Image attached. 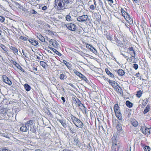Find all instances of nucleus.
<instances>
[{"label": "nucleus", "instance_id": "obj_58", "mask_svg": "<svg viewBox=\"0 0 151 151\" xmlns=\"http://www.w3.org/2000/svg\"><path fill=\"white\" fill-rule=\"evenodd\" d=\"M22 53L23 54V55L25 57H26L27 58H28V57L27 56V53H26L25 52H24L22 49Z\"/></svg>", "mask_w": 151, "mask_h": 151}, {"label": "nucleus", "instance_id": "obj_51", "mask_svg": "<svg viewBox=\"0 0 151 151\" xmlns=\"http://www.w3.org/2000/svg\"><path fill=\"white\" fill-rule=\"evenodd\" d=\"M4 20H5V18H4V17H2V16H0V22H3L4 21Z\"/></svg>", "mask_w": 151, "mask_h": 151}, {"label": "nucleus", "instance_id": "obj_21", "mask_svg": "<svg viewBox=\"0 0 151 151\" xmlns=\"http://www.w3.org/2000/svg\"><path fill=\"white\" fill-rule=\"evenodd\" d=\"M79 77L81 78L83 80L85 81L87 83H88L89 82V81L84 75L81 74Z\"/></svg>", "mask_w": 151, "mask_h": 151}, {"label": "nucleus", "instance_id": "obj_13", "mask_svg": "<svg viewBox=\"0 0 151 151\" xmlns=\"http://www.w3.org/2000/svg\"><path fill=\"white\" fill-rule=\"evenodd\" d=\"M121 8V11L122 16L124 17V18L126 19H127V17L128 14L126 13L124 9L122 8Z\"/></svg>", "mask_w": 151, "mask_h": 151}, {"label": "nucleus", "instance_id": "obj_29", "mask_svg": "<svg viewBox=\"0 0 151 151\" xmlns=\"http://www.w3.org/2000/svg\"><path fill=\"white\" fill-rule=\"evenodd\" d=\"M40 65L42 66L44 68H46L47 67V64L43 61H41L40 63Z\"/></svg>", "mask_w": 151, "mask_h": 151}, {"label": "nucleus", "instance_id": "obj_27", "mask_svg": "<svg viewBox=\"0 0 151 151\" xmlns=\"http://www.w3.org/2000/svg\"><path fill=\"white\" fill-rule=\"evenodd\" d=\"M126 104L127 106L129 108L132 107L133 105V104L129 101H126Z\"/></svg>", "mask_w": 151, "mask_h": 151}, {"label": "nucleus", "instance_id": "obj_20", "mask_svg": "<svg viewBox=\"0 0 151 151\" xmlns=\"http://www.w3.org/2000/svg\"><path fill=\"white\" fill-rule=\"evenodd\" d=\"M50 49L52 50L53 52L58 55L59 56H61V54L57 50H55V49L51 47H50Z\"/></svg>", "mask_w": 151, "mask_h": 151}, {"label": "nucleus", "instance_id": "obj_53", "mask_svg": "<svg viewBox=\"0 0 151 151\" xmlns=\"http://www.w3.org/2000/svg\"><path fill=\"white\" fill-rule=\"evenodd\" d=\"M129 52L132 51V52H134V50L133 49V48L132 47H130L128 48Z\"/></svg>", "mask_w": 151, "mask_h": 151}, {"label": "nucleus", "instance_id": "obj_11", "mask_svg": "<svg viewBox=\"0 0 151 151\" xmlns=\"http://www.w3.org/2000/svg\"><path fill=\"white\" fill-rule=\"evenodd\" d=\"M35 123V122L33 120H30L27 121L25 124V125L27 126V127H30L33 125Z\"/></svg>", "mask_w": 151, "mask_h": 151}, {"label": "nucleus", "instance_id": "obj_56", "mask_svg": "<svg viewBox=\"0 0 151 151\" xmlns=\"http://www.w3.org/2000/svg\"><path fill=\"white\" fill-rule=\"evenodd\" d=\"M69 130L70 131V132L72 133H74L76 132L75 130H74L73 128H71V129H70Z\"/></svg>", "mask_w": 151, "mask_h": 151}, {"label": "nucleus", "instance_id": "obj_42", "mask_svg": "<svg viewBox=\"0 0 151 151\" xmlns=\"http://www.w3.org/2000/svg\"><path fill=\"white\" fill-rule=\"evenodd\" d=\"M73 71L74 73L79 77L80 76L81 74V73L78 72L75 69H74Z\"/></svg>", "mask_w": 151, "mask_h": 151}, {"label": "nucleus", "instance_id": "obj_34", "mask_svg": "<svg viewBox=\"0 0 151 151\" xmlns=\"http://www.w3.org/2000/svg\"><path fill=\"white\" fill-rule=\"evenodd\" d=\"M142 91L140 90L137 91L136 94L138 98H140L142 96Z\"/></svg>", "mask_w": 151, "mask_h": 151}, {"label": "nucleus", "instance_id": "obj_61", "mask_svg": "<svg viewBox=\"0 0 151 151\" xmlns=\"http://www.w3.org/2000/svg\"><path fill=\"white\" fill-rule=\"evenodd\" d=\"M132 51H130L128 53L130 54V55H134L135 54V51H134V52H132Z\"/></svg>", "mask_w": 151, "mask_h": 151}, {"label": "nucleus", "instance_id": "obj_37", "mask_svg": "<svg viewBox=\"0 0 151 151\" xmlns=\"http://www.w3.org/2000/svg\"><path fill=\"white\" fill-rule=\"evenodd\" d=\"M1 47L4 50V51L7 53V48L4 45H1Z\"/></svg>", "mask_w": 151, "mask_h": 151}, {"label": "nucleus", "instance_id": "obj_8", "mask_svg": "<svg viewBox=\"0 0 151 151\" xmlns=\"http://www.w3.org/2000/svg\"><path fill=\"white\" fill-rule=\"evenodd\" d=\"M73 101L74 103L76 104L77 105H78L79 107H80V108H81L83 106H84V105L81 103V101L78 99V101H77L76 99L73 98Z\"/></svg>", "mask_w": 151, "mask_h": 151}, {"label": "nucleus", "instance_id": "obj_18", "mask_svg": "<svg viewBox=\"0 0 151 151\" xmlns=\"http://www.w3.org/2000/svg\"><path fill=\"white\" fill-rule=\"evenodd\" d=\"M114 109L115 113L120 111L119 107L117 104H116L114 105Z\"/></svg>", "mask_w": 151, "mask_h": 151}, {"label": "nucleus", "instance_id": "obj_17", "mask_svg": "<svg viewBox=\"0 0 151 151\" xmlns=\"http://www.w3.org/2000/svg\"><path fill=\"white\" fill-rule=\"evenodd\" d=\"M98 4H99V7L101 8L103 10H105V6L101 0L98 2Z\"/></svg>", "mask_w": 151, "mask_h": 151}, {"label": "nucleus", "instance_id": "obj_15", "mask_svg": "<svg viewBox=\"0 0 151 151\" xmlns=\"http://www.w3.org/2000/svg\"><path fill=\"white\" fill-rule=\"evenodd\" d=\"M116 117L120 120H122V114L121 113L120 111L117 112L115 113Z\"/></svg>", "mask_w": 151, "mask_h": 151}, {"label": "nucleus", "instance_id": "obj_40", "mask_svg": "<svg viewBox=\"0 0 151 151\" xmlns=\"http://www.w3.org/2000/svg\"><path fill=\"white\" fill-rule=\"evenodd\" d=\"M16 67L20 69L23 72H25L23 68H22L19 64H17Z\"/></svg>", "mask_w": 151, "mask_h": 151}, {"label": "nucleus", "instance_id": "obj_48", "mask_svg": "<svg viewBox=\"0 0 151 151\" xmlns=\"http://www.w3.org/2000/svg\"><path fill=\"white\" fill-rule=\"evenodd\" d=\"M135 55H131L129 59V61L130 62H132V59H133L134 58H135Z\"/></svg>", "mask_w": 151, "mask_h": 151}, {"label": "nucleus", "instance_id": "obj_54", "mask_svg": "<svg viewBox=\"0 0 151 151\" xmlns=\"http://www.w3.org/2000/svg\"><path fill=\"white\" fill-rule=\"evenodd\" d=\"M63 62L67 67H69V64L65 60H63Z\"/></svg>", "mask_w": 151, "mask_h": 151}, {"label": "nucleus", "instance_id": "obj_41", "mask_svg": "<svg viewBox=\"0 0 151 151\" xmlns=\"http://www.w3.org/2000/svg\"><path fill=\"white\" fill-rule=\"evenodd\" d=\"M144 149L145 151H150V148L149 146H145L144 147Z\"/></svg>", "mask_w": 151, "mask_h": 151}, {"label": "nucleus", "instance_id": "obj_63", "mask_svg": "<svg viewBox=\"0 0 151 151\" xmlns=\"http://www.w3.org/2000/svg\"><path fill=\"white\" fill-rule=\"evenodd\" d=\"M55 40H53V39H51L49 40V42L50 44H52V45L53 43V42Z\"/></svg>", "mask_w": 151, "mask_h": 151}, {"label": "nucleus", "instance_id": "obj_3", "mask_svg": "<svg viewBox=\"0 0 151 151\" xmlns=\"http://www.w3.org/2000/svg\"><path fill=\"white\" fill-rule=\"evenodd\" d=\"M112 142V145H120L119 142L118 140L117 135L116 134H114L111 139Z\"/></svg>", "mask_w": 151, "mask_h": 151}, {"label": "nucleus", "instance_id": "obj_28", "mask_svg": "<svg viewBox=\"0 0 151 151\" xmlns=\"http://www.w3.org/2000/svg\"><path fill=\"white\" fill-rule=\"evenodd\" d=\"M29 127L30 130L32 132L35 133L36 132V129L34 125Z\"/></svg>", "mask_w": 151, "mask_h": 151}, {"label": "nucleus", "instance_id": "obj_46", "mask_svg": "<svg viewBox=\"0 0 151 151\" xmlns=\"http://www.w3.org/2000/svg\"><path fill=\"white\" fill-rule=\"evenodd\" d=\"M92 49L91 51L94 53L95 54L97 55L98 53L96 50L93 47L92 48Z\"/></svg>", "mask_w": 151, "mask_h": 151}, {"label": "nucleus", "instance_id": "obj_52", "mask_svg": "<svg viewBox=\"0 0 151 151\" xmlns=\"http://www.w3.org/2000/svg\"><path fill=\"white\" fill-rule=\"evenodd\" d=\"M52 82L54 85H55V84H57L58 82L56 81L55 79L54 78L52 80Z\"/></svg>", "mask_w": 151, "mask_h": 151}, {"label": "nucleus", "instance_id": "obj_49", "mask_svg": "<svg viewBox=\"0 0 151 151\" xmlns=\"http://www.w3.org/2000/svg\"><path fill=\"white\" fill-rule=\"evenodd\" d=\"M20 39L24 41H26L27 40V38L26 37H24L23 36H21L20 37Z\"/></svg>", "mask_w": 151, "mask_h": 151}, {"label": "nucleus", "instance_id": "obj_16", "mask_svg": "<svg viewBox=\"0 0 151 151\" xmlns=\"http://www.w3.org/2000/svg\"><path fill=\"white\" fill-rule=\"evenodd\" d=\"M20 130L22 132H27L28 130V127L27 126H25V125L24 126H23L21 127L20 129Z\"/></svg>", "mask_w": 151, "mask_h": 151}, {"label": "nucleus", "instance_id": "obj_12", "mask_svg": "<svg viewBox=\"0 0 151 151\" xmlns=\"http://www.w3.org/2000/svg\"><path fill=\"white\" fill-rule=\"evenodd\" d=\"M37 36L40 40L42 42H45V38L40 34H37Z\"/></svg>", "mask_w": 151, "mask_h": 151}, {"label": "nucleus", "instance_id": "obj_10", "mask_svg": "<svg viewBox=\"0 0 151 151\" xmlns=\"http://www.w3.org/2000/svg\"><path fill=\"white\" fill-rule=\"evenodd\" d=\"M57 120L61 124V125L64 128H66L67 127V125L65 120H64L63 119L61 120L59 119H57Z\"/></svg>", "mask_w": 151, "mask_h": 151}, {"label": "nucleus", "instance_id": "obj_26", "mask_svg": "<svg viewBox=\"0 0 151 151\" xmlns=\"http://www.w3.org/2000/svg\"><path fill=\"white\" fill-rule=\"evenodd\" d=\"M128 22L130 24H131L133 23V21L132 20V19L130 17V16L127 15V19H126Z\"/></svg>", "mask_w": 151, "mask_h": 151}, {"label": "nucleus", "instance_id": "obj_39", "mask_svg": "<svg viewBox=\"0 0 151 151\" xmlns=\"http://www.w3.org/2000/svg\"><path fill=\"white\" fill-rule=\"evenodd\" d=\"M47 33L49 35H54V33L52 31L48 30L46 31Z\"/></svg>", "mask_w": 151, "mask_h": 151}, {"label": "nucleus", "instance_id": "obj_14", "mask_svg": "<svg viewBox=\"0 0 151 151\" xmlns=\"http://www.w3.org/2000/svg\"><path fill=\"white\" fill-rule=\"evenodd\" d=\"M30 42L34 46H36L38 45V42L35 40L33 39H31L29 40Z\"/></svg>", "mask_w": 151, "mask_h": 151}, {"label": "nucleus", "instance_id": "obj_45", "mask_svg": "<svg viewBox=\"0 0 151 151\" xmlns=\"http://www.w3.org/2000/svg\"><path fill=\"white\" fill-rule=\"evenodd\" d=\"M74 141V142L76 143L77 146H78L79 145V141L78 139L77 138H75Z\"/></svg>", "mask_w": 151, "mask_h": 151}, {"label": "nucleus", "instance_id": "obj_19", "mask_svg": "<svg viewBox=\"0 0 151 151\" xmlns=\"http://www.w3.org/2000/svg\"><path fill=\"white\" fill-rule=\"evenodd\" d=\"M131 123L135 127L137 126L138 124V122L135 119L132 120Z\"/></svg>", "mask_w": 151, "mask_h": 151}, {"label": "nucleus", "instance_id": "obj_32", "mask_svg": "<svg viewBox=\"0 0 151 151\" xmlns=\"http://www.w3.org/2000/svg\"><path fill=\"white\" fill-rule=\"evenodd\" d=\"M149 110H150V107L149 106L147 105L144 111H143L144 114H145L147 113L149 111Z\"/></svg>", "mask_w": 151, "mask_h": 151}, {"label": "nucleus", "instance_id": "obj_50", "mask_svg": "<svg viewBox=\"0 0 151 151\" xmlns=\"http://www.w3.org/2000/svg\"><path fill=\"white\" fill-rule=\"evenodd\" d=\"M106 38L108 40H111V36L109 34L106 35Z\"/></svg>", "mask_w": 151, "mask_h": 151}, {"label": "nucleus", "instance_id": "obj_55", "mask_svg": "<svg viewBox=\"0 0 151 151\" xmlns=\"http://www.w3.org/2000/svg\"><path fill=\"white\" fill-rule=\"evenodd\" d=\"M71 15H72V16L76 17L77 15L76 12L75 11L72 12Z\"/></svg>", "mask_w": 151, "mask_h": 151}, {"label": "nucleus", "instance_id": "obj_62", "mask_svg": "<svg viewBox=\"0 0 151 151\" xmlns=\"http://www.w3.org/2000/svg\"><path fill=\"white\" fill-rule=\"evenodd\" d=\"M90 8L91 9L93 10L95 9V7L93 5H91L90 6Z\"/></svg>", "mask_w": 151, "mask_h": 151}, {"label": "nucleus", "instance_id": "obj_43", "mask_svg": "<svg viewBox=\"0 0 151 151\" xmlns=\"http://www.w3.org/2000/svg\"><path fill=\"white\" fill-rule=\"evenodd\" d=\"M13 51L14 54H18V50L15 47L13 49Z\"/></svg>", "mask_w": 151, "mask_h": 151}, {"label": "nucleus", "instance_id": "obj_31", "mask_svg": "<svg viewBox=\"0 0 151 151\" xmlns=\"http://www.w3.org/2000/svg\"><path fill=\"white\" fill-rule=\"evenodd\" d=\"M52 45L54 47L56 48H58V47H59V44L55 40L54 42H53V43Z\"/></svg>", "mask_w": 151, "mask_h": 151}, {"label": "nucleus", "instance_id": "obj_36", "mask_svg": "<svg viewBox=\"0 0 151 151\" xmlns=\"http://www.w3.org/2000/svg\"><path fill=\"white\" fill-rule=\"evenodd\" d=\"M116 128L118 130L120 131H122V128L121 125V124H118L116 126Z\"/></svg>", "mask_w": 151, "mask_h": 151}, {"label": "nucleus", "instance_id": "obj_47", "mask_svg": "<svg viewBox=\"0 0 151 151\" xmlns=\"http://www.w3.org/2000/svg\"><path fill=\"white\" fill-rule=\"evenodd\" d=\"M5 112L4 109L2 107H0V114H4Z\"/></svg>", "mask_w": 151, "mask_h": 151}, {"label": "nucleus", "instance_id": "obj_30", "mask_svg": "<svg viewBox=\"0 0 151 151\" xmlns=\"http://www.w3.org/2000/svg\"><path fill=\"white\" fill-rule=\"evenodd\" d=\"M25 89L27 91H29L31 89V87L27 84L26 83L24 85Z\"/></svg>", "mask_w": 151, "mask_h": 151}, {"label": "nucleus", "instance_id": "obj_7", "mask_svg": "<svg viewBox=\"0 0 151 151\" xmlns=\"http://www.w3.org/2000/svg\"><path fill=\"white\" fill-rule=\"evenodd\" d=\"M66 27L72 31L76 30V25L72 23L67 24L66 25Z\"/></svg>", "mask_w": 151, "mask_h": 151}, {"label": "nucleus", "instance_id": "obj_57", "mask_svg": "<svg viewBox=\"0 0 151 151\" xmlns=\"http://www.w3.org/2000/svg\"><path fill=\"white\" fill-rule=\"evenodd\" d=\"M63 2L64 3H65V4H67L70 3L69 0H64Z\"/></svg>", "mask_w": 151, "mask_h": 151}, {"label": "nucleus", "instance_id": "obj_4", "mask_svg": "<svg viewBox=\"0 0 151 151\" xmlns=\"http://www.w3.org/2000/svg\"><path fill=\"white\" fill-rule=\"evenodd\" d=\"M141 131L144 134L148 135L150 133V129L146 127L144 125L141 127Z\"/></svg>", "mask_w": 151, "mask_h": 151}, {"label": "nucleus", "instance_id": "obj_5", "mask_svg": "<svg viewBox=\"0 0 151 151\" xmlns=\"http://www.w3.org/2000/svg\"><path fill=\"white\" fill-rule=\"evenodd\" d=\"M88 19V17L86 15H83L82 16L78 17L77 18V20L80 22L86 21Z\"/></svg>", "mask_w": 151, "mask_h": 151}, {"label": "nucleus", "instance_id": "obj_38", "mask_svg": "<svg viewBox=\"0 0 151 151\" xmlns=\"http://www.w3.org/2000/svg\"><path fill=\"white\" fill-rule=\"evenodd\" d=\"M0 151H12V150L7 149L6 147H1L0 148Z\"/></svg>", "mask_w": 151, "mask_h": 151}, {"label": "nucleus", "instance_id": "obj_25", "mask_svg": "<svg viewBox=\"0 0 151 151\" xmlns=\"http://www.w3.org/2000/svg\"><path fill=\"white\" fill-rule=\"evenodd\" d=\"M106 73L110 77L113 78L114 77V75L111 73L108 69H106Z\"/></svg>", "mask_w": 151, "mask_h": 151}, {"label": "nucleus", "instance_id": "obj_35", "mask_svg": "<svg viewBox=\"0 0 151 151\" xmlns=\"http://www.w3.org/2000/svg\"><path fill=\"white\" fill-rule=\"evenodd\" d=\"M66 20L68 21H71V16L69 15H67L65 17Z\"/></svg>", "mask_w": 151, "mask_h": 151}, {"label": "nucleus", "instance_id": "obj_64", "mask_svg": "<svg viewBox=\"0 0 151 151\" xmlns=\"http://www.w3.org/2000/svg\"><path fill=\"white\" fill-rule=\"evenodd\" d=\"M68 84L70 85L71 86H72L73 88H76V86H75V85L73 84H72L71 83H68Z\"/></svg>", "mask_w": 151, "mask_h": 151}, {"label": "nucleus", "instance_id": "obj_2", "mask_svg": "<svg viewBox=\"0 0 151 151\" xmlns=\"http://www.w3.org/2000/svg\"><path fill=\"white\" fill-rule=\"evenodd\" d=\"M55 4L58 5L59 9H63L66 7L62 0H55Z\"/></svg>", "mask_w": 151, "mask_h": 151}, {"label": "nucleus", "instance_id": "obj_22", "mask_svg": "<svg viewBox=\"0 0 151 151\" xmlns=\"http://www.w3.org/2000/svg\"><path fill=\"white\" fill-rule=\"evenodd\" d=\"M118 74L120 76H123L125 74L124 72L122 69H119L117 71Z\"/></svg>", "mask_w": 151, "mask_h": 151}, {"label": "nucleus", "instance_id": "obj_33", "mask_svg": "<svg viewBox=\"0 0 151 151\" xmlns=\"http://www.w3.org/2000/svg\"><path fill=\"white\" fill-rule=\"evenodd\" d=\"M80 109L82 110L83 113H85L86 114L87 108L86 107H85L84 106H83L81 108H80Z\"/></svg>", "mask_w": 151, "mask_h": 151}, {"label": "nucleus", "instance_id": "obj_6", "mask_svg": "<svg viewBox=\"0 0 151 151\" xmlns=\"http://www.w3.org/2000/svg\"><path fill=\"white\" fill-rule=\"evenodd\" d=\"M2 78L4 82L9 85H11L12 84L11 81L6 76L4 75L2 76Z\"/></svg>", "mask_w": 151, "mask_h": 151}, {"label": "nucleus", "instance_id": "obj_24", "mask_svg": "<svg viewBox=\"0 0 151 151\" xmlns=\"http://www.w3.org/2000/svg\"><path fill=\"white\" fill-rule=\"evenodd\" d=\"M59 78L61 80H63L64 79H66L67 78V77L66 76L65 73H63L61 74H60L59 76Z\"/></svg>", "mask_w": 151, "mask_h": 151}, {"label": "nucleus", "instance_id": "obj_23", "mask_svg": "<svg viewBox=\"0 0 151 151\" xmlns=\"http://www.w3.org/2000/svg\"><path fill=\"white\" fill-rule=\"evenodd\" d=\"M109 84L111 85L113 87L115 86V85L116 84H118L116 82L114 81H111L110 80H109Z\"/></svg>", "mask_w": 151, "mask_h": 151}, {"label": "nucleus", "instance_id": "obj_59", "mask_svg": "<svg viewBox=\"0 0 151 151\" xmlns=\"http://www.w3.org/2000/svg\"><path fill=\"white\" fill-rule=\"evenodd\" d=\"M115 90L117 91H119V89L118 87L117 86H115L114 87H113Z\"/></svg>", "mask_w": 151, "mask_h": 151}, {"label": "nucleus", "instance_id": "obj_60", "mask_svg": "<svg viewBox=\"0 0 151 151\" xmlns=\"http://www.w3.org/2000/svg\"><path fill=\"white\" fill-rule=\"evenodd\" d=\"M147 104L144 101H143L142 103V107H144Z\"/></svg>", "mask_w": 151, "mask_h": 151}, {"label": "nucleus", "instance_id": "obj_1", "mask_svg": "<svg viewBox=\"0 0 151 151\" xmlns=\"http://www.w3.org/2000/svg\"><path fill=\"white\" fill-rule=\"evenodd\" d=\"M70 118L72 121L76 126L81 128H82L83 127V124L79 119L72 115L70 116Z\"/></svg>", "mask_w": 151, "mask_h": 151}, {"label": "nucleus", "instance_id": "obj_9", "mask_svg": "<svg viewBox=\"0 0 151 151\" xmlns=\"http://www.w3.org/2000/svg\"><path fill=\"white\" fill-rule=\"evenodd\" d=\"M120 145H112L111 150L112 151H119L120 148Z\"/></svg>", "mask_w": 151, "mask_h": 151}, {"label": "nucleus", "instance_id": "obj_44", "mask_svg": "<svg viewBox=\"0 0 151 151\" xmlns=\"http://www.w3.org/2000/svg\"><path fill=\"white\" fill-rule=\"evenodd\" d=\"M132 67L135 70H136L138 69V66L137 64L134 63Z\"/></svg>", "mask_w": 151, "mask_h": 151}]
</instances>
